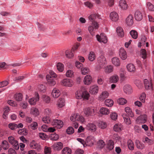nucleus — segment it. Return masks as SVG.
Returning a JSON list of instances; mask_svg holds the SVG:
<instances>
[{
  "label": "nucleus",
  "mask_w": 154,
  "mask_h": 154,
  "mask_svg": "<svg viewBox=\"0 0 154 154\" xmlns=\"http://www.w3.org/2000/svg\"><path fill=\"white\" fill-rule=\"evenodd\" d=\"M105 104L106 106L108 107H111L113 105V102L111 99H108L105 100Z\"/></svg>",
  "instance_id": "nucleus-42"
},
{
  "label": "nucleus",
  "mask_w": 154,
  "mask_h": 154,
  "mask_svg": "<svg viewBox=\"0 0 154 154\" xmlns=\"http://www.w3.org/2000/svg\"><path fill=\"white\" fill-rule=\"evenodd\" d=\"M119 56L123 60L126 59L127 55L125 50L122 48H121L119 50Z\"/></svg>",
  "instance_id": "nucleus-14"
},
{
  "label": "nucleus",
  "mask_w": 154,
  "mask_h": 154,
  "mask_svg": "<svg viewBox=\"0 0 154 154\" xmlns=\"http://www.w3.org/2000/svg\"><path fill=\"white\" fill-rule=\"evenodd\" d=\"M135 142L137 148L140 149H142L144 147V144L140 143L139 140H136Z\"/></svg>",
  "instance_id": "nucleus-43"
},
{
  "label": "nucleus",
  "mask_w": 154,
  "mask_h": 154,
  "mask_svg": "<svg viewBox=\"0 0 154 154\" xmlns=\"http://www.w3.org/2000/svg\"><path fill=\"white\" fill-rule=\"evenodd\" d=\"M133 19V16L131 14L129 15L126 20V22L127 25L129 26L132 25L134 23Z\"/></svg>",
  "instance_id": "nucleus-15"
},
{
  "label": "nucleus",
  "mask_w": 154,
  "mask_h": 154,
  "mask_svg": "<svg viewBox=\"0 0 154 154\" xmlns=\"http://www.w3.org/2000/svg\"><path fill=\"white\" fill-rule=\"evenodd\" d=\"M109 95V94L107 91H103L100 96L99 99L100 100H103L105 98H107L108 97Z\"/></svg>",
  "instance_id": "nucleus-23"
},
{
  "label": "nucleus",
  "mask_w": 154,
  "mask_h": 154,
  "mask_svg": "<svg viewBox=\"0 0 154 154\" xmlns=\"http://www.w3.org/2000/svg\"><path fill=\"white\" fill-rule=\"evenodd\" d=\"M106 147L109 150H111L113 149L114 147V143L112 140H110L108 141L107 143Z\"/></svg>",
  "instance_id": "nucleus-28"
},
{
  "label": "nucleus",
  "mask_w": 154,
  "mask_h": 154,
  "mask_svg": "<svg viewBox=\"0 0 154 154\" xmlns=\"http://www.w3.org/2000/svg\"><path fill=\"white\" fill-rule=\"evenodd\" d=\"M147 119V116L144 114L138 117L136 119V121L138 123H144L146 122Z\"/></svg>",
  "instance_id": "nucleus-11"
},
{
  "label": "nucleus",
  "mask_w": 154,
  "mask_h": 154,
  "mask_svg": "<svg viewBox=\"0 0 154 154\" xmlns=\"http://www.w3.org/2000/svg\"><path fill=\"white\" fill-rule=\"evenodd\" d=\"M143 142H146L149 145H151L153 143V140L149 139L148 137H146L144 140H143Z\"/></svg>",
  "instance_id": "nucleus-56"
},
{
  "label": "nucleus",
  "mask_w": 154,
  "mask_h": 154,
  "mask_svg": "<svg viewBox=\"0 0 154 154\" xmlns=\"http://www.w3.org/2000/svg\"><path fill=\"white\" fill-rule=\"evenodd\" d=\"M86 128L90 131H95L96 130V125L93 123H89L87 125Z\"/></svg>",
  "instance_id": "nucleus-24"
},
{
  "label": "nucleus",
  "mask_w": 154,
  "mask_h": 154,
  "mask_svg": "<svg viewBox=\"0 0 154 154\" xmlns=\"http://www.w3.org/2000/svg\"><path fill=\"white\" fill-rule=\"evenodd\" d=\"M95 54L94 52L93 51L90 52L88 56L89 60L91 61H93L95 60Z\"/></svg>",
  "instance_id": "nucleus-34"
},
{
  "label": "nucleus",
  "mask_w": 154,
  "mask_h": 154,
  "mask_svg": "<svg viewBox=\"0 0 154 154\" xmlns=\"http://www.w3.org/2000/svg\"><path fill=\"white\" fill-rule=\"evenodd\" d=\"M78 116L77 119V121H79L81 123H83L85 122V119L82 116L79 115L78 114Z\"/></svg>",
  "instance_id": "nucleus-58"
},
{
  "label": "nucleus",
  "mask_w": 154,
  "mask_h": 154,
  "mask_svg": "<svg viewBox=\"0 0 154 154\" xmlns=\"http://www.w3.org/2000/svg\"><path fill=\"white\" fill-rule=\"evenodd\" d=\"M38 136L40 138L43 140H45L48 138V136L43 133H39Z\"/></svg>",
  "instance_id": "nucleus-55"
},
{
  "label": "nucleus",
  "mask_w": 154,
  "mask_h": 154,
  "mask_svg": "<svg viewBox=\"0 0 154 154\" xmlns=\"http://www.w3.org/2000/svg\"><path fill=\"white\" fill-rule=\"evenodd\" d=\"M110 116L112 119L115 120L117 119L118 116L116 113L113 112L110 114Z\"/></svg>",
  "instance_id": "nucleus-63"
},
{
  "label": "nucleus",
  "mask_w": 154,
  "mask_h": 154,
  "mask_svg": "<svg viewBox=\"0 0 154 154\" xmlns=\"http://www.w3.org/2000/svg\"><path fill=\"white\" fill-rule=\"evenodd\" d=\"M26 78V75H25L19 76L15 78L14 79V81H16L18 82H20Z\"/></svg>",
  "instance_id": "nucleus-52"
},
{
  "label": "nucleus",
  "mask_w": 154,
  "mask_h": 154,
  "mask_svg": "<svg viewBox=\"0 0 154 154\" xmlns=\"http://www.w3.org/2000/svg\"><path fill=\"white\" fill-rule=\"evenodd\" d=\"M64 100L62 98H60L58 100L57 102V106L58 107L61 108L65 105Z\"/></svg>",
  "instance_id": "nucleus-40"
},
{
  "label": "nucleus",
  "mask_w": 154,
  "mask_h": 154,
  "mask_svg": "<svg viewBox=\"0 0 154 154\" xmlns=\"http://www.w3.org/2000/svg\"><path fill=\"white\" fill-rule=\"evenodd\" d=\"M57 70L60 72H62L64 69V65L61 63H58L57 65Z\"/></svg>",
  "instance_id": "nucleus-45"
},
{
  "label": "nucleus",
  "mask_w": 154,
  "mask_h": 154,
  "mask_svg": "<svg viewBox=\"0 0 154 154\" xmlns=\"http://www.w3.org/2000/svg\"><path fill=\"white\" fill-rule=\"evenodd\" d=\"M82 73L83 75L88 74L89 72V69L86 67L82 68L81 69Z\"/></svg>",
  "instance_id": "nucleus-57"
},
{
  "label": "nucleus",
  "mask_w": 154,
  "mask_h": 154,
  "mask_svg": "<svg viewBox=\"0 0 154 154\" xmlns=\"http://www.w3.org/2000/svg\"><path fill=\"white\" fill-rule=\"evenodd\" d=\"M89 97V94L85 91L79 90L75 93V97L77 99H81L83 98L84 99L87 100Z\"/></svg>",
  "instance_id": "nucleus-3"
},
{
  "label": "nucleus",
  "mask_w": 154,
  "mask_h": 154,
  "mask_svg": "<svg viewBox=\"0 0 154 154\" xmlns=\"http://www.w3.org/2000/svg\"><path fill=\"white\" fill-rule=\"evenodd\" d=\"M125 111L131 117L134 116L133 114L131 111V109L128 107H127L125 108Z\"/></svg>",
  "instance_id": "nucleus-47"
},
{
  "label": "nucleus",
  "mask_w": 154,
  "mask_h": 154,
  "mask_svg": "<svg viewBox=\"0 0 154 154\" xmlns=\"http://www.w3.org/2000/svg\"><path fill=\"white\" fill-rule=\"evenodd\" d=\"M2 147L4 149H7L9 147V145L7 141H3L2 143Z\"/></svg>",
  "instance_id": "nucleus-53"
},
{
  "label": "nucleus",
  "mask_w": 154,
  "mask_h": 154,
  "mask_svg": "<svg viewBox=\"0 0 154 154\" xmlns=\"http://www.w3.org/2000/svg\"><path fill=\"white\" fill-rule=\"evenodd\" d=\"M63 144L61 142H57L55 143L53 145L54 149L57 151L61 150L63 147Z\"/></svg>",
  "instance_id": "nucleus-19"
},
{
  "label": "nucleus",
  "mask_w": 154,
  "mask_h": 154,
  "mask_svg": "<svg viewBox=\"0 0 154 154\" xmlns=\"http://www.w3.org/2000/svg\"><path fill=\"white\" fill-rule=\"evenodd\" d=\"M98 91V88L97 85H94L91 86L90 88V93L92 94H95Z\"/></svg>",
  "instance_id": "nucleus-21"
},
{
  "label": "nucleus",
  "mask_w": 154,
  "mask_h": 154,
  "mask_svg": "<svg viewBox=\"0 0 154 154\" xmlns=\"http://www.w3.org/2000/svg\"><path fill=\"white\" fill-rule=\"evenodd\" d=\"M52 120L48 116L44 117L42 119V121L46 123H51Z\"/></svg>",
  "instance_id": "nucleus-49"
},
{
  "label": "nucleus",
  "mask_w": 154,
  "mask_h": 154,
  "mask_svg": "<svg viewBox=\"0 0 154 154\" xmlns=\"http://www.w3.org/2000/svg\"><path fill=\"white\" fill-rule=\"evenodd\" d=\"M84 114L87 116H92L94 115V111L92 108L87 107L83 109Z\"/></svg>",
  "instance_id": "nucleus-7"
},
{
  "label": "nucleus",
  "mask_w": 154,
  "mask_h": 154,
  "mask_svg": "<svg viewBox=\"0 0 154 154\" xmlns=\"http://www.w3.org/2000/svg\"><path fill=\"white\" fill-rule=\"evenodd\" d=\"M51 125L54 127L60 129L63 126V122L60 120L58 119H54L51 121Z\"/></svg>",
  "instance_id": "nucleus-6"
},
{
  "label": "nucleus",
  "mask_w": 154,
  "mask_h": 154,
  "mask_svg": "<svg viewBox=\"0 0 154 154\" xmlns=\"http://www.w3.org/2000/svg\"><path fill=\"white\" fill-rule=\"evenodd\" d=\"M130 34L132 37L135 39L137 38L138 37V34L137 32L134 30H131L130 32Z\"/></svg>",
  "instance_id": "nucleus-41"
},
{
  "label": "nucleus",
  "mask_w": 154,
  "mask_h": 154,
  "mask_svg": "<svg viewBox=\"0 0 154 154\" xmlns=\"http://www.w3.org/2000/svg\"><path fill=\"white\" fill-rule=\"evenodd\" d=\"M30 113L35 116H38L39 114V112L36 108L32 107L31 108L30 112Z\"/></svg>",
  "instance_id": "nucleus-31"
},
{
  "label": "nucleus",
  "mask_w": 154,
  "mask_h": 154,
  "mask_svg": "<svg viewBox=\"0 0 154 154\" xmlns=\"http://www.w3.org/2000/svg\"><path fill=\"white\" fill-rule=\"evenodd\" d=\"M60 94L59 90L56 88L54 89L51 93L52 96L54 98L58 97L60 95Z\"/></svg>",
  "instance_id": "nucleus-20"
},
{
  "label": "nucleus",
  "mask_w": 154,
  "mask_h": 154,
  "mask_svg": "<svg viewBox=\"0 0 154 154\" xmlns=\"http://www.w3.org/2000/svg\"><path fill=\"white\" fill-rule=\"evenodd\" d=\"M128 147L129 149L131 150H133L134 148V145L132 141L131 140H129L128 142Z\"/></svg>",
  "instance_id": "nucleus-51"
},
{
  "label": "nucleus",
  "mask_w": 154,
  "mask_h": 154,
  "mask_svg": "<svg viewBox=\"0 0 154 154\" xmlns=\"http://www.w3.org/2000/svg\"><path fill=\"white\" fill-rule=\"evenodd\" d=\"M30 146L33 149L38 150L39 149V145L36 143L35 141H33L30 143Z\"/></svg>",
  "instance_id": "nucleus-46"
},
{
  "label": "nucleus",
  "mask_w": 154,
  "mask_h": 154,
  "mask_svg": "<svg viewBox=\"0 0 154 154\" xmlns=\"http://www.w3.org/2000/svg\"><path fill=\"white\" fill-rule=\"evenodd\" d=\"M119 79V78L118 75H114L110 78L109 80L111 82L116 83L118 82Z\"/></svg>",
  "instance_id": "nucleus-29"
},
{
  "label": "nucleus",
  "mask_w": 154,
  "mask_h": 154,
  "mask_svg": "<svg viewBox=\"0 0 154 154\" xmlns=\"http://www.w3.org/2000/svg\"><path fill=\"white\" fill-rule=\"evenodd\" d=\"M18 133L20 135H26V129L23 128L19 130L18 131Z\"/></svg>",
  "instance_id": "nucleus-62"
},
{
  "label": "nucleus",
  "mask_w": 154,
  "mask_h": 154,
  "mask_svg": "<svg viewBox=\"0 0 154 154\" xmlns=\"http://www.w3.org/2000/svg\"><path fill=\"white\" fill-rule=\"evenodd\" d=\"M140 54L141 57L144 59H145L146 58V50L145 49H142L141 50Z\"/></svg>",
  "instance_id": "nucleus-50"
},
{
  "label": "nucleus",
  "mask_w": 154,
  "mask_h": 154,
  "mask_svg": "<svg viewBox=\"0 0 154 154\" xmlns=\"http://www.w3.org/2000/svg\"><path fill=\"white\" fill-rule=\"evenodd\" d=\"M74 131L73 128L72 127H69L66 130V132L68 134H73Z\"/></svg>",
  "instance_id": "nucleus-59"
},
{
  "label": "nucleus",
  "mask_w": 154,
  "mask_h": 154,
  "mask_svg": "<svg viewBox=\"0 0 154 154\" xmlns=\"http://www.w3.org/2000/svg\"><path fill=\"white\" fill-rule=\"evenodd\" d=\"M119 6L123 10H126L128 8V5L125 0H121L119 2Z\"/></svg>",
  "instance_id": "nucleus-16"
},
{
  "label": "nucleus",
  "mask_w": 154,
  "mask_h": 154,
  "mask_svg": "<svg viewBox=\"0 0 154 154\" xmlns=\"http://www.w3.org/2000/svg\"><path fill=\"white\" fill-rule=\"evenodd\" d=\"M123 90L124 92L128 94L131 93L132 92V88L131 86L128 85H125L123 88Z\"/></svg>",
  "instance_id": "nucleus-25"
},
{
  "label": "nucleus",
  "mask_w": 154,
  "mask_h": 154,
  "mask_svg": "<svg viewBox=\"0 0 154 154\" xmlns=\"http://www.w3.org/2000/svg\"><path fill=\"white\" fill-rule=\"evenodd\" d=\"M98 126L102 129H104L106 128L107 125L105 122L100 121L98 123Z\"/></svg>",
  "instance_id": "nucleus-48"
},
{
  "label": "nucleus",
  "mask_w": 154,
  "mask_h": 154,
  "mask_svg": "<svg viewBox=\"0 0 154 154\" xmlns=\"http://www.w3.org/2000/svg\"><path fill=\"white\" fill-rule=\"evenodd\" d=\"M113 70V68L112 66H109L106 67L105 68V72L107 73H110Z\"/></svg>",
  "instance_id": "nucleus-44"
},
{
  "label": "nucleus",
  "mask_w": 154,
  "mask_h": 154,
  "mask_svg": "<svg viewBox=\"0 0 154 154\" xmlns=\"http://www.w3.org/2000/svg\"><path fill=\"white\" fill-rule=\"evenodd\" d=\"M144 83L145 88L146 89L152 90V86L151 81H150V83H149L148 80L146 79L144 80Z\"/></svg>",
  "instance_id": "nucleus-17"
},
{
  "label": "nucleus",
  "mask_w": 154,
  "mask_h": 154,
  "mask_svg": "<svg viewBox=\"0 0 154 154\" xmlns=\"http://www.w3.org/2000/svg\"><path fill=\"white\" fill-rule=\"evenodd\" d=\"M147 5L148 9L150 11H154V6L151 3L148 2L147 3Z\"/></svg>",
  "instance_id": "nucleus-60"
},
{
  "label": "nucleus",
  "mask_w": 154,
  "mask_h": 154,
  "mask_svg": "<svg viewBox=\"0 0 154 154\" xmlns=\"http://www.w3.org/2000/svg\"><path fill=\"white\" fill-rule=\"evenodd\" d=\"M8 140L9 143L12 145L14 148L17 150L19 148V145L18 141L15 140L14 137L10 136L8 137Z\"/></svg>",
  "instance_id": "nucleus-4"
},
{
  "label": "nucleus",
  "mask_w": 154,
  "mask_h": 154,
  "mask_svg": "<svg viewBox=\"0 0 154 154\" xmlns=\"http://www.w3.org/2000/svg\"><path fill=\"white\" fill-rule=\"evenodd\" d=\"M122 128L121 124H116L114 127V130L116 131L119 132L122 130Z\"/></svg>",
  "instance_id": "nucleus-38"
},
{
  "label": "nucleus",
  "mask_w": 154,
  "mask_h": 154,
  "mask_svg": "<svg viewBox=\"0 0 154 154\" xmlns=\"http://www.w3.org/2000/svg\"><path fill=\"white\" fill-rule=\"evenodd\" d=\"M14 97L16 101H21L22 99L23 95L20 93H17L14 95Z\"/></svg>",
  "instance_id": "nucleus-32"
},
{
  "label": "nucleus",
  "mask_w": 154,
  "mask_h": 154,
  "mask_svg": "<svg viewBox=\"0 0 154 154\" xmlns=\"http://www.w3.org/2000/svg\"><path fill=\"white\" fill-rule=\"evenodd\" d=\"M112 64L116 66H119L120 64L119 59L116 57L112 58Z\"/></svg>",
  "instance_id": "nucleus-30"
},
{
  "label": "nucleus",
  "mask_w": 154,
  "mask_h": 154,
  "mask_svg": "<svg viewBox=\"0 0 154 154\" xmlns=\"http://www.w3.org/2000/svg\"><path fill=\"white\" fill-rule=\"evenodd\" d=\"M91 77L90 75H86L84 79V82L85 85L90 84L91 81Z\"/></svg>",
  "instance_id": "nucleus-27"
},
{
  "label": "nucleus",
  "mask_w": 154,
  "mask_h": 154,
  "mask_svg": "<svg viewBox=\"0 0 154 154\" xmlns=\"http://www.w3.org/2000/svg\"><path fill=\"white\" fill-rule=\"evenodd\" d=\"M118 103L120 104L124 105L127 102V100L124 98H120L118 100Z\"/></svg>",
  "instance_id": "nucleus-54"
},
{
  "label": "nucleus",
  "mask_w": 154,
  "mask_h": 154,
  "mask_svg": "<svg viewBox=\"0 0 154 154\" xmlns=\"http://www.w3.org/2000/svg\"><path fill=\"white\" fill-rule=\"evenodd\" d=\"M73 82L71 79H64L61 81V85L68 87H71L73 85Z\"/></svg>",
  "instance_id": "nucleus-9"
},
{
  "label": "nucleus",
  "mask_w": 154,
  "mask_h": 154,
  "mask_svg": "<svg viewBox=\"0 0 154 154\" xmlns=\"http://www.w3.org/2000/svg\"><path fill=\"white\" fill-rule=\"evenodd\" d=\"M143 15L142 12L139 10H136L134 13V18L137 21H140L142 20Z\"/></svg>",
  "instance_id": "nucleus-13"
},
{
  "label": "nucleus",
  "mask_w": 154,
  "mask_h": 154,
  "mask_svg": "<svg viewBox=\"0 0 154 154\" xmlns=\"http://www.w3.org/2000/svg\"><path fill=\"white\" fill-rule=\"evenodd\" d=\"M74 52V48H72L71 51L66 50L65 52V54L66 56L68 58H71L73 56V53Z\"/></svg>",
  "instance_id": "nucleus-22"
},
{
  "label": "nucleus",
  "mask_w": 154,
  "mask_h": 154,
  "mask_svg": "<svg viewBox=\"0 0 154 154\" xmlns=\"http://www.w3.org/2000/svg\"><path fill=\"white\" fill-rule=\"evenodd\" d=\"M8 127L11 129L13 130L17 128V125L14 123H10Z\"/></svg>",
  "instance_id": "nucleus-61"
},
{
  "label": "nucleus",
  "mask_w": 154,
  "mask_h": 154,
  "mask_svg": "<svg viewBox=\"0 0 154 154\" xmlns=\"http://www.w3.org/2000/svg\"><path fill=\"white\" fill-rule=\"evenodd\" d=\"M39 99V97L38 93L35 92V96L29 99V102L31 105H35L36 104L37 101H38Z\"/></svg>",
  "instance_id": "nucleus-8"
},
{
  "label": "nucleus",
  "mask_w": 154,
  "mask_h": 154,
  "mask_svg": "<svg viewBox=\"0 0 154 154\" xmlns=\"http://www.w3.org/2000/svg\"><path fill=\"white\" fill-rule=\"evenodd\" d=\"M116 32L119 36L122 37L124 36V32L122 27H118L116 29Z\"/></svg>",
  "instance_id": "nucleus-26"
},
{
  "label": "nucleus",
  "mask_w": 154,
  "mask_h": 154,
  "mask_svg": "<svg viewBox=\"0 0 154 154\" xmlns=\"http://www.w3.org/2000/svg\"><path fill=\"white\" fill-rule=\"evenodd\" d=\"M128 70L130 72H134L135 70V68L134 64L131 63L128 64L127 66Z\"/></svg>",
  "instance_id": "nucleus-35"
},
{
  "label": "nucleus",
  "mask_w": 154,
  "mask_h": 154,
  "mask_svg": "<svg viewBox=\"0 0 154 154\" xmlns=\"http://www.w3.org/2000/svg\"><path fill=\"white\" fill-rule=\"evenodd\" d=\"M100 112L101 114L105 115H108L110 112L108 109L103 107H102L100 109Z\"/></svg>",
  "instance_id": "nucleus-37"
},
{
  "label": "nucleus",
  "mask_w": 154,
  "mask_h": 154,
  "mask_svg": "<svg viewBox=\"0 0 154 154\" xmlns=\"http://www.w3.org/2000/svg\"><path fill=\"white\" fill-rule=\"evenodd\" d=\"M99 16L96 13L91 14L89 17L90 25L88 27V30L91 34L93 36L94 31L99 27V24L96 21L97 19L99 18Z\"/></svg>",
  "instance_id": "nucleus-1"
},
{
  "label": "nucleus",
  "mask_w": 154,
  "mask_h": 154,
  "mask_svg": "<svg viewBox=\"0 0 154 154\" xmlns=\"http://www.w3.org/2000/svg\"><path fill=\"white\" fill-rule=\"evenodd\" d=\"M49 74L46 75V79L48 83L51 86L54 85L56 84L55 79L57 77V74L53 71H50Z\"/></svg>",
  "instance_id": "nucleus-2"
},
{
  "label": "nucleus",
  "mask_w": 154,
  "mask_h": 154,
  "mask_svg": "<svg viewBox=\"0 0 154 154\" xmlns=\"http://www.w3.org/2000/svg\"><path fill=\"white\" fill-rule=\"evenodd\" d=\"M94 138L92 136L88 137L86 140L85 144L89 146H91L93 144L95 141Z\"/></svg>",
  "instance_id": "nucleus-12"
},
{
  "label": "nucleus",
  "mask_w": 154,
  "mask_h": 154,
  "mask_svg": "<svg viewBox=\"0 0 154 154\" xmlns=\"http://www.w3.org/2000/svg\"><path fill=\"white\" fill-rule=\"evenodd\" d=\"M98 66L100 68H102L104 65L106 64V59L105 57L101 55L98 58Z\"/></svg>",
  "instance_id": "nucleus-5"
},
{
  "label": "nucleus",
  "mask_w": 154,
  "mask_h": 154,
  "mask_svg": "<svg viewBox=\"0 0 154 154\" xmlns=\"http://www.w3.org/2000/svg\"><path fill=\"white\" fill-rule=\"evenodd\" d=\"M71 149L67 147L64 148L61 152L62 154H71Z\"/></svg>",
  "instance_id": "nucleus-33"
},
{
  "label": "nucleus",
  "mask_w": 154,
  "mask_h": 154,
  "mask_svg": "<svg viewBox=\"0 0 154 154\" xmlns=\"http://www.w3.org/2000/svg\"><path fill=\"white\" fill-rule=\"evenodd\" d=\"M104 145L105 143L103 140H100L97 142V146L98 148H102Z\"/></svg>",
  "instance_id": "nucleus-39"
},
{
  "label": "nucleus",
  "mask_w": 154,
  "mask_h": 154,
  "mask_svg": "<svg viewBox=\"0 0 154 154\" xmlns=\"http://www.w3.org/2000/svg\"><path fill=\"white\" fill-rule=\"evenodd\" d=\"M110 17L111 20L114 21H116L119 19L118 14L115 12H111L110 14Z\"/></svg>",
  "instance_id": "nucleus-18"
},
{
  "label": "nucleus",
  "mask_w": 154,
  "mask_h": 154,
  "mask_svg": "<svg viewBox=\"0 0 154 154\" xmlns=\"http://www.w3.org/2000/svg\"><path fill=\"white\" fill-rule=\"evenodd\" d=\"M30 128L32 129L35 130L38 127V124L36 122H33L30 125Z\"/></svg>",
  "instance_id": "nucleus-64"
},
{
  "label": "nucleus",
  "mask_w": 154,
  "mask_h": 154,
  "mask_svg": "<svg viewBox=\"0 0 154 154\" xmlns=\"http://www.w3.org/2000/svg\"><path fill=\"white\" fill-rule=\"evenodd\" d=\"M122 116L124 119L125 122L128 125H129L131 123V122L130 118L126 114H122Z\"/></svg>",
  "instance_id": "nucleus-36"
},
{
  "label": "nucleus",
  "mask_w": 154,
  "mask_h": 154,
  "mask_svg": "<svg viewBox=\"0 0 154 154\" xmlns=\"http://www.w3.org/2000/svg\"><path fill=\"white\" fill-rule=\"evenodd\" d=\"M96 37L97 41L100 42H102L104 43H106L107 42V37L104 33L101 34L100 35H97Z\"/></svg>",
  "instance_id": "nucleus-10"
}]
</instances>
